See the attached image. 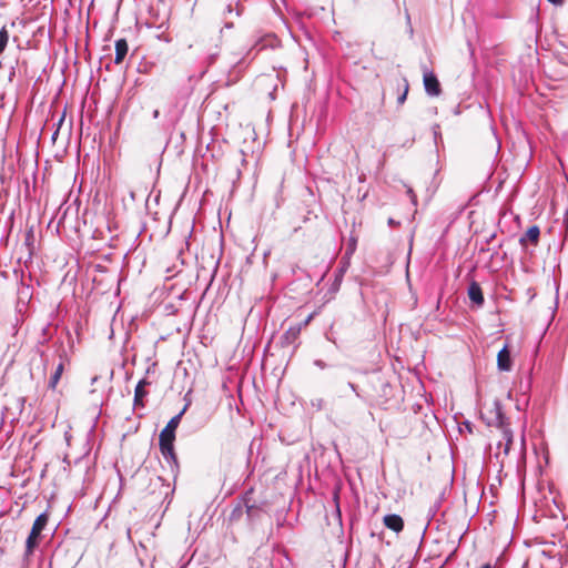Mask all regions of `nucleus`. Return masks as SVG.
<instances>
[{
	"instance_id": "nucleus-1",
	"label": "nucleus",
	"mask_w": 568,
	"mask_h": 568,
	"mask_svg": "<svg viewBox=\"0 0 568 568\" xmlns=\"http://www.w3.org/2000/svg\"><path fill=\"white\" fill-rule=\"evenodd\" d=\"M48 521H49V515L45 511L40 514L36 518V520L32 525L31 531L26 541V554H24L26 557L31 555L33 552L34 548L38 546L40 535L43 531V529L47 527Z\"/></svg>"
},
{
	"instance_id": "nucleus-2",
	"label": "nucleus",
	"mask_w": 568,
	"mask_h": 568,
	"mask_svg": "<svg viewBox=\"0 0 568 568\" xmlns=\"http://www.w3.org/2000/svg\"><path fill=\"white\" fill-rule=\"evenodd\" d=\"M483 417L488 426H495L498 429H503L506 426H509L508 418L503 410V405L499 399H494L491 407Z\"/></svg>"
},
{
	"instance_id": "nucleus-3",
	"label": "nucleus",
	"mask_w": 568,
	"mask_h": 568,
	"mask_svg": "<svg viewBox=\"0 0 568 568\" xmlns=\"http://www.w3.org/2000/svg\"><path fill=\"white\" fill-rule=\"evenodd\" d=\"M186 408H187V405H185L183 407V409L179 414L173 416L168 422L166 426L160 433V438H159L160 442L174 443V440H175V430L179 427L181 418H182L183 414L185 413Z\"/></svg>"
},
{
	"instance_id": "nucleus-4",
	"label": "nucleus",
	"mask_w": 568,
	"mask_h": 568,
	"mask_svg": "<svg viewBox=\"0 0 568 568\" xmlns=\"http://www.w3.org/2000/svg\"><path fill=\"white\" fill-rule=\"evenodd\" d=\"M159 446L163 458L169 463L171 471L175 475L179 470V463L174 452V443L159 440Z\"/></svg>"
},
{
	"instance_id": "nucleus-5",
	"label": "nucleus",
	"mask_w": 568,
	"mask_h": 568,
	"mask_svg": "<svg viewBox=\"0 0 568 568\" xmlns=\"http://www.w3.org/2000/svg\"><path fill=\"white\" fill-rule=\"evenodd\" d=\"M424 74V87L428 95H439L442 89L440 83L436 77V73H423Z\"/></svg>"
},
{
	"instance_id": "nucleus-6",
	"label": "nucleus",
	"mask_w": 568,
	"mask_h": 568,
	"mask_svg": "<svg viewBox=\"0 0 568 568\" xmlns=\"http://www.w3.org/2000/svg\"><path fill=\"white\" fill-rule=\"evenodd\" d=\"M497 367L501 372H510L513 367L511 355L508 345L504 347L497 354Z\"/></svg>"
},
{
	"instance_id": "nucleus-7",
	"label": "nucleus",
	"mask_w": 568,
	"mask_h": 568,
	"mask_svg": "<svg viewBox=\"0 0 568 568\" xmlns=\"http://www.w3.org/2000/svg\"><path fill=\"white\" fill-rule=\"evenodd\" d=\"M540 229L538 225H531L526 233L519 239V244L525 247L528 242L537 245L539 242Z\"/></svg>"
},
{
	"instance_id": "nucleus-8",
	"label": "nucleus",
	"mask_w": 568,
	"mask_h": 568,
	"mask_svg": "<svg viewBox=\"0 0 568 568\" xmlns=\"http://www.w3.org/2000/svg\"><path fill=\"white\" fill-rule=\"evenodd\" d=\"M383 523L388 529H390L397 534L404 529V520L397 514H388V515L384 516Z\"/></svg>"
},
{
	"instance_id": "nucleus-9",
	"label": "nucleus",
	"mask_w": 568,
	"mask_h": 568,
	"mask_svg": "<svg viewBox=\"0 0 568 568\" xmlns=\"http://www.w3.org/2000/svg\"><path fill=\"white\" fill-rule=\"evenodd\" d=\"M114 50H115L114 63L116 65H120L123 63V61L129 52L128 41L125 39H118L114 43Z\"/></svg>"
},
{
	"instance_id": "nucleus-10",
	"label": "nucleus",
	"mask_w": 568,
	"mask_h": 568,
	"mask_svg": "<svg viewBox=\"0 0 568 568\" xmlns=\"http://www.w3.org/2000/svg\"><path fill=\"white\" fill-rule=\"evenodd\" d=\"M150 385V382L145 378H142L139 381V383L135 386L134 389V407H143V398L148 395V392L145 390V386Z\"/></svg>"
},
{
	"instance_id": "nucleus-11",
	"label": "nucleus",
	"mask_w": 568,
	"mask_h": 568,
	"mask_svg": "<svg viewBox=\"0 0 568 568\" xmlns=\"http://www.w3.org/2000/svg\"><path fill=\"white\" fill-rule=\"evenodd\" d=\"M468 297L473 303H475L478 306H481L485 302L481 287L475 281H473L468 286Z\"/></svg>"
},
{
	"instance_id": "nucleus-12",
	"label": "nucleus",
	"mask_w": 568,
	"mask_h": 568,
	"mask_svg": "<svg viewBox=\"0 0 568 568\" xmlns=\"http://www.w3.org/2000/svg\"><path fill=\"white\" fill-rule=\"evenodd\" d=\"M500 430H501L503 439L505 440V443L499 442L498 449L503 448L504 455L507 456L510 452V447L514 442V434L509 426H506L505 428H503Z\"/></svg>"
},
{
	"instance_id": "nucleus-13",
	"label": "nucleus",
	"mask_w": 568,
	"mask_h": 568,
	"mask_svg": "<svg viewBox=\"0 0 568 568\" xmlns=\"http://www.w3.org/2000/svg\"><path fill=\"white\" fill-rule=\"evenodd\" d=\"M34 241H36L34 231H33V227H30L26 231L24 242H23V246L26 247L28 258H31L33 255Z\"/></svg>"
},
{
	"instance_id": "nucleus-14",
	"label": "nucleus",
	"mask_w": 568,
	"mask_h": 568,
	"mask_svg": "<svg viewBox=\"0 0 568 568\" xmlns=\"http://www.w3.org/2000/svg\"><path fill=\"white\" fill-rule=\"evenodd\" d=\"M0 68L7 69L9 71H14L16 69H18V70L27 69V65H26L24 61H22V63H20L18 58L14 61H12L6 57H2L0 59Z\"/></svg>"
},
{
	"instance_id": "nucleus-15",
	"label": "nucleus",
	"mask_w": 568,
	"mask_h": 568,
	"mask_svg": "<svg viewBox=\"0 0 568 568\" xmlns=\"http://www.w3.org/2000/svg\"><path fill=\"white\" fill-rule=\"evenodd\" d=\"M272 564L266 557H262L260 552L250 559V568H271Z\"/></svg>"
},
{
	"instance_id": "nucleus-16",
	"label": "nucleus",
	"mask_w": 568,
	"mask_h": 568,
	"mask_svg": "<svg viewBox=\"0 0 568 568\" xmlns=\"http://www.w3.org/2000/svg\"><path fill=\"white\" fill-rule=\"evenodd\" d=\"M63 369H64V366H63V363H60L57 367H55V371L54 373L51 375L50 379H49V384H48V387L51 388V389H54L61 378V375L63 373Z\"/></svg>"
},
{
	"instance_id": "nucleus-17",
	"label": "nucleus",
	"mask_w": 568,
	"mask_h": 568,
	"mask_svg": "<svg viewBox=\"0 0 568 568\" xmlns=\"http://www.w3.org/2000/svg\"><path fill=\"white\" fill-rule=\"evenodd\" d=\"M10 39L9 30L6 26H3L0 30V55L3 53L6 47L8 45Z\"/></svg>"
},
{
	"instance_id": "nucleus-18",
	"label": "nucleus",
	"mask_w": 568,
	"mask_h": 568,
	"mask_svg": "<svg viewBox=\"0 0 568 568\" xmlns=\"http://www.w3.org/2000/svg\"><path fill=\"white\" fill-rule=\"evenodd\" d=\"M244 505L246 507V514L248 518L253 519L260 515L261 508L254 504H250L247 498L244 499Z\"/></svg>"
},
{
	"instance_id": "nucleus-19",
	"label": "nucleus",
	"mask_w": 568,
	"mask_h": 568,
	"mask_svg": "<svg viewBox=\"0 0 568 568\" xmlns=\"http://www.w3.org/2000/svg\"><path fill=\"white\" fill-rule=\"evenodd\" d=\"M357 246V240L356 237H351L348 241V244L346 246L343 260L347 258L351 260L352 255L355 253Z\"/></svg>"
},
{
	"instance_id": "nucleus-20",
	"label": "nucleus",
	"mask_w": 568,
	"mask_h": 568,
	"mask_svg": "<svg viewBox=\"0 0 568 568\" xmlns=\"http://www.w3.org/2000/svg\"><path fill=\"white\" fill-rule=\"evenodd\" d=\"M403 85H404V91L402 92V94L398 95L397 98V103L399 105H402L405 101H406V98H407V93H408V82L406 79H403Z\"/></svg>"
},
{
	"instance_id": "nucleus-21",
	"label": "nucleus",
	"mask_w": 568,
	"mask_h": 568,
	"mask_svg": "<svg viewBox=\"0 0 568 568\" xmlns=\"http://www.w3.org/2000/svg\"><path fill=\"white\" fill-rule=\"evenodd\" d=\"M536 54H537L536 50H534L530 47L527 48V57H528V60H529V63L526 64L527 68H534V63L532 62L537 61Z\"/></svg>"
},
{
	"instance_id": "nucleus-22",
	"label": "nucleus",
	"mask_w": 568,
	"mask_h": 568,
	"mask_svg": "<svg viewBox=\"0 0 568 568\" xmlns=\"http://www.w3.org/2000/svg\"><path fill=\"white\" fill-rule=\"evenodd\" d=\"M407 195L409 196V199H410L412 203H413L414 205H416V204H417V197H416V194L414 193V191H413V189H412V187H408V189H407Z\"/></svg>"
},
{
	"instance_id": "nucleus-23",
	"label": "nucleus",
	"mask_w": 568,
	"mask_h": 568,
	"mask_svg": "<svg viewBox=\"0 0 568 568\" xmlns=\"http://www.w3.org/2000/svg\"><path fill=\"white\" fill-rule=\"evenodd\" d=\"M314 365L321 369H325L327 367V364L322 359H315Z\"/></svg>"
},
{
	"instance_id": "nucleus-24",
	"label": "nucleus",
	"mask_w": 568,
	"mask_h": 568,
	"mask_svg": "<svg viewBox=\"0 0 568 568\" xmlns=\"http://www.w3.org/2000/svg\"><path fill=\"white\" fill-rule=\"evenodd\" d=\"M438 507H439V501L435 503L433 507H430L429 509V516L430 518H433L435 516V514L437 513L438 510Z\"/></svg>"
},
{
	"instance_id": "nucleus-25",
	"label": "nucleus",
	"mask_w": 568,
	"mask_h": 568,
	"mask_svg": "<svg viewBox=\"0 0 568 568\" xmlns=\"http://www.w3.org/2000/svg\"><path fill=\"white\" fill-rule=\"evenodd\" d=\"M342 263H343V266L341 268V272H344L346 270V267L349 265V260H347V258L343 260L342 258Z\"/></svg>"
},
{
	"instance_id": "nucleus-26",
	"label": "nucleus",
	"mask_w": 568,
	"mask_h": 568,
	"mask_svg": "<svg viewBox=\"0 0 568 568\" xmlns=\"http://www.w3.org/2000/svg\"><path fill=\"white\" fill-rule=\"evenodd\" d=\"M348 387H349V388H351V389H352V390H353L357 396H359V395H358V393H357V386H356L354 383H351V382H349V383H348Z\"/></svg>"
},
{
	"instance_id": "nucleus-27",
	"label": "nucleus",
	"mask_w": 568,
	"mask_h": 568,
	"mask_svg": "<svg viewBox=\"0 0 568 568\" xmlns=\"http://www.w3.org/2000/svg\"><path fill=\"white\" fill-rule=\"evenodd\" d=\"M325 336L327 341L332 342L336 347L338 346L336 339L333 338L328 333Z\"/></svg>"
},
{
	"instance_id": "nucleus-28",
	"label": "nucleus",
	"mask_w": 568,
	"mask_h": 568,
	"mask_svg": "<svg viewBox=\"0 0 568 568\" xmlns=\"http://www.w3.org/2000/svg\"><path fill=\"white\" fill-rule=\"evenodd\" d=\"M152 115H153V119H158V118H159V115H160V111H159L158 109H155V110L153 111V114H152Z\"/></svg>"
},
{
	"instance_id": "nucleus-29",
	"label": "nucleus",
	"mask_w": 568,
	"mask_h": 568,
	"mask_svg": "<svg viewBox=\"0 0 568 568\" xmlns=\"http://www.w3.org/2000/svg\"><path fill=\"white\" fill-rule=\"evenodd\" d=\"M438 130H439V126L438 125H435L434 126V135H435V139L437 138L438 135Z\"/></svg>"
},
{
	"instance_id": "nucleus-30",
	"label": "nucleus",
	"mask_w": 568,
	"mask_h": 568,
	"mask_svg": "<svg viewBox=\"0 0 568 568\" xmlns=\"http://www.w3.org/2000/svg\"><path fill=\"white\" fill-rule=\"evenodd\" d=\"M275 90H276V87H274V90L272 92H270V97L272 100L275 99Z\"/></svg>"
},
{
	"instance_id": "nucleus-31",
	"label": "nucleus",
	"mask_w": 568,
	"mask_h": 568,
	"mask_svg": "<svg viewBox=\"0 0 568 568\" xmlns=\"http://www.w3.org/2000/svg\"><path fill=\"white\" fill-rule=\"evenodd\" d=\"M59 134V129H57L52 134V140L55 141L57 135Z\"/></svg>"
},
{
	"instance_id": "nucleus-32",
	"label": "nucleus",
	"mask_w": 568,
	"mask_h": 568,
	"mask_svg": "<svg viewBox=\"0 0 568 568\" xmlns=\"http://www.w3.org/2000/svg\"><path fill=\"white\" fill-rule=\"evenodd\" d=\"M495 233H493L488 239H487V243H490L494 239H495Z\"/></svg>"
},
{
	"instance_id": "nucleus-33",
	"label": "nucleus",
	"mask_w": 568,
	"mask_h": 568,
	"mask_svg": "<svg viewBox=\"0 0 568 568\" xmlns=\"http://www.w3.org/2000/svg\"><path fill=\"white\" fill-rule=\"evenodd\" d=\"M480 568H495L491 564H485Z\"/></svg>"
},
{
	"instance_id": "nucleus-34",
	"label": "nucleus",
	"mask_w": 568,
	"mask_h": 568,
	"mask_svg": "<svg viewBox=\"0 0 568 568\" xmlns=\"http://www.w3.org/2000/svg\"><path fill=\"white\" fill-rule=\"evenodd\" d=\"M63 121H64V114H62V116L59 120V126L62 124Z\"/></svg>"
},
{
	"instance_id": "nucleus-35",
	"label": "nucleus",
	"mask_w": 568,
	"mask_h": 568,
	"mask_svg": "<svg viewBox=\"0 0 568 568\" xmlns=\"http://www.w3.org/2000/svg\"><path fill=\"white\" fill-rule=\"evenodd\" d=\"M388 224H389V225H395V224H396V222H395L393 219H389V220H388Z\"/></svg>"
}]
</instances>
